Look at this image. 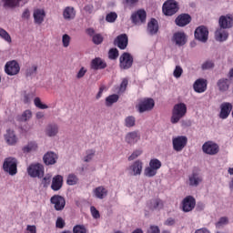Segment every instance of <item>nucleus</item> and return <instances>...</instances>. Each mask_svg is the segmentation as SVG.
<instances>
[{
  "mask_svg": "<svg viewBox=\"0 0 233 233\" xmlns=\"http://www.w3.org/2000/svg\"><path fill=\"white\" fill-rule=\"evenodd\" d=\"M185 116H187V105L185 103L176 104L172 110L171 123L173 125L179 123Z\"/></svg>",
  "mask_w": 233,
  "mask_h": 233,
  "instance_id": "f257e3e1",
  "label": "nucleus"
},
{
  "mask_svg": "<svg viewBox=\"0 0 233 233\" xmlns=\"http://www.w3.org/2000/svg\"><path fill=\"white\" fill-rule=\"evenodd\" d=\"M3 170L9 176H15L17 174V158L9 157L4 160Z\"/></svg>",
  "mask_w": 233,
  "mask_h": 233,
  "instance_id": "f03ea898",
  "label": "nucleus"
},
{
  "mask_svg": "<svg viewBox=\"0 0 233 233\" xmlns=\"http://www.w3.org/2000/svg\"><path fill=\"white\" fill-rule=\"evenodd\" d=\"M156 106V102L153 98L146 97L138 102V105L136 106V108L139 114H144V112H150Z\"/></svg>",
  "mask_w": 233,
  "mask_h": 233,
  "instance_id": "7ed1b4c3",
  "label": "nucleus"
},
{
  "mask_svg": "<svg viewBox=\"0 0 233 233\" xmlns=\"http://www.w3.org/2000/svg\"><path fill=\"white\" fill-rule=\"evenodd\" d=\"M162 163L157 158H153L149 161V167H146L144 170V176L147 177H154L159 168H161Z\"/></svg>",
  "mask_w": 233,
  "mask_h": 233,
  "instance_id": "20e7f679",
  "label": "nucleus"
},
{
  "mask_svg": "<svg viewBox=\"0 0 233 233\" xmlns=\"http://www.w3.org/2000/svg\"><path fill=\"white\" fill-rule=\"evenodd\" d=\"M179 11V4L176 0H167L162 6V12L165 15H174Z\"/></svg>",
  "mask_w": 233,
  "mask_h": 233,
  "instance_id": "39448f33",
  "label": "nucleus"
},
{
  "mask_svg": "<svg viewBox=\"0 0 233 233\" xmlns=\"http://www.w3.org/2000/svg\"><path fill=\"white\" fill-rule=\"evenodd\" d=\"M133 65H134V56L128 52H124L119 57L120 70H129V68Z\"/></svg>",
  "mask_w": 233,
  "mask_h": 233,
  "instance_id": "423d86ee",
  "label": "nucleus"
},
{
  "mask_svg": "<svg viewBox=\"0 0 233 233\" xmlns=\"http://www.w3.org/2000/svg\"><path fill=\"white\" fill-rule=\"evenodd\" d=\"M28 175L31 177H43L45 176V167L42 164H32L27 168Z\"/></svg>",
  "mask_w": 233,
  "mask_h": 233,
  "instance_id": "0eeeda50",
  "label": "nucleus"
},
{
  "mask_svg": "<svg viewBox=\"0 0 233 233\" xmlns=\"http://www.w3.org/2000/svg\"><path fill=\"white\" fill-rule=\"evenodd\" d=\"M5 72L7 76H17L21 72V66L15 60L8 61L5 66Z\"/></svg>",
  "mask_w": 233,
  "mask_h": 233,
  "instance_id": "6e6552de",
  "label": "nucleus"
},
{
  "mask_svg": "<svg viewBox=\"0 0 233 233\" xmlns=\"http://www.w3.org/2000/svg\"><path fill=\"white\" fill-rule=\"evenodd\" d=\"M173 149L176 152H181L185 147H187V143H188V138L185 136H178L177 137H173Z\"/></svg>",
  "mask_w": 233,
  "mask_h": 233,
  "instance_id": "1a4fd4ad",
  "label": "nucleus"
},
{
  "mask_svg": "<svg viewBox=\"0 0 233 233\" xmlns=\"http://www.w3.org/2000/svg\"><path fill=\"white\" fill-rule=\"evenodd\" d=\"M202 150L208 156H216L219 152V146L213 141H208L203 144Z\"/></svg>",
  "mask_w": 233,
  "mask_h": 233,
  "instance_id": "9d476101",
  "label": "nucleus"
},
{
  "mask_svg": "<svg viewBox=\"0 0 233 233\" xmlns=\"http://www.w3.org/2000/svg\"><path fill=\"white\" fill-rule=\"evenodd\" d=\"M194 208H196V198L192 196H187L182 200L183 212H192Z\"/></svg>",
  "mask_w": 233,
  "mask_h": 233,
  "instance_id": "9b49d317",
  "label": "nucleus"
},
{
  "mask_svg": "<svg viewBox=\"0 0 233 233\" xmlns=\"http://www.w3.org/2000/svg\"><path fill=\"white\" fill-rule=\"evenodd\" d=\"M195 38L201 43H207V41H208V28L204 25L198 26L195 30Z\"/></svg>",
  "mask_w": 233,
  "mask_h": 233,
  "instance_id": "f8f14e48",
  "label": "nucleus"
},
{
  "mask_svg": "<svg viewBox=\"0 0 233 233\" xmlns=\"http://www.w3.org/2000/svg\"><path fill=\"white\" fill-rule=\"evenodd\" d=\"M131 21L134 25H139V23H145L147 21V11L139 9L131 15Z\"/></svg>",
  "mask_w": 233,
  "mask_h": 233,
  "instance_id": "ddd939ff",
  "label": "nucleus"
},
{
  "mask_svg": "<svg viewBox=\"0 0 233 233\" xmlns=\"http://www.w3.org/2000/svg\"><path fill=\"white\" fill-rule=\"evenodd\" d=\"M165 202L161 198H152L147 202V208L148 210L154 212V210H163Z\"/></svg>",
  "mask_w": 233,
  "mask_h": 233,
  "instance_id": "4468645a",
  "label": "nucleus"
},
{
  "mask_svg": "<svg viewBox=\"0 0 233 233\" xmlns=\"http://www.w3.org/2000/svg\"><path fill=\"white\" fill-rule=\"evenodd\" d=\"M218 25L220 28L225 30L232 28L233 26V16L232 15H221L218 19Z\"/></svg>",
  "mask_w": 233,
  "mask_h": 233,
  "instance_id": "2eb2a0df",
  "label": "nucleus"
},
{
  "mask_svg": "<svg viewBox=\"0 0 233 233\" xmlns=\"http://www.w3.org/2000/svg\"><path fill=\"white\" fill-rule=\"evenodd\" d=\"M233 106L230 102H224L220 105V119H227L232 112Z\"/></svg>",
  "mask_w": 233,
  "mask_h": 233,
  "instance_id": "dca6fc26",
  "label": "nucleus"
},
{
  "mask_svg": "<svg viewBox=\"0 0 233 233\" xmlns=\"http://www.w3.org/2000/svg\"><path fill=\"white\" fill-rule=\"evenodd\" d=\"M51 203L55 206V210H63L65 208V205H66V201L65 198L55 195L51 198Z\"/></svg>",
  "mask_w": 233,
  "mask_h": 233,
  "instance_id": "f3484780",
  "label": "nucleus"
},
{
  "mask_svg": "<svg viewBox=\"0 0 233 233\" xmlns=\"http://www.w3.org/2000/svg\"><path fill=\"white\" fill-rule=\"evenodd\" d=\"M115 45L120 49V50H126L128 46V36L127 34H122L116 36L115 39Z\"/></svg>",
  "mask_w": 233,
  "mask_h": 233,
  "instance_id": "a211bd4d",
  "label": "nucleus"
},
{
  "mask_svg": "<svg viewBox=\"0 0 233 233\" xmlns=\"http://www.w3.org/2000/svg\"><path fill=\"white\" fill-rule=\"evenodd\" d=\"M193 88L198 94H203V92H207V79H197L193 85Z\"/></svg>",
  "mask_w": 233,
  "mask_h": 233,
  "instance_id": "6ab92c4d",
  "label": "nucleus"
},
{
  "mask_svg": "<svg viewBox=\"0 0 233 233\" xmlns=\"http://www.w3.org/2000/svg\"><path fill=\"white\" fill-rule=\"evenodd\" d=\"M141 139L139 131H132L126 135L125 141L127 145H136Z\"/></svg>",
  "mask_w": 233,
  "mask_h": 233,
  "instance_id": "aec40b11",
  "label": "nucleus"
},
{
  "mask_svg": "<svg viewBox=\"0 0 233 233\" xmlns=\"http://www.w3.org/2000/svg\"><path fill=\"white\" fill-rule=\"evenodd\" d=\"M106 66V62H105L101 57H96L90 64L91 70H105Z\"/></svg>",
  "mask_w": 233,
  "mask_h": 233,
  "instance_id": "412c9836",
  "label": "nucleus"
},
{
  "mask_svg": "<svg viewBox=\"0 0 233 233\" xmlns=\"http://www.w3.org/2000/svg\"><path fill=\"white\" fill-rule=\"evenodd\" d=\"M33 17L35 25H42L46 17V13L45 9H35L33 13Z\"/></svg>",
  "mask_w": 233,
  "mask_h": 233,
  "instance_id": "4be33fe9",
  "label": "nucleus"
},
{
  "mask_svg": "<svg viewBox=\"0 0 233 233\" xmlns=\"http://www.w3.org/2000/svg\"><path fill=\"white\" fill-rule=\"evenodd\" d=\"M190 21H192L190 15L182 14L176 18L175 23L177 26H187V25H189Z\"/></svg>",
  "mask_w": 233,
  "mask_h": 233,
  "instance_id": "5701e85b",
  "label": "nucleus"
},
{
  "mask_svg": "<svg viewBox=\"0 0 233 233\" xmlns=\"http://www.w3.org/2000/svg\"><path fill=\"white\" fill-rule=\"evenodd\" d=\"M173 42L177 46H183L187 45V35L183 32H177L173 35Z\"/></svg>",
  "mask_w": 233,
  "mask_h": 233,
  "instance_id": "b1692460",
  "label": "nucleus"
},
{
  "mask_svg": "<svg viewBox=\"0 0 233 233\" xmlns=\"http://www.w3.org/2000/svg\"><path fill=\"white\" fill-rule=\"evenodd\" d=\"M43 160L45 165H56L57 163V154L48 151L46 154L44 155Z\"/></svg>",
  "mask_w": 233,
  "mask_h": 233,
  "instance_id": "393cba45",
  "label": "nucleus"
},
{
  "mask_svg": "<svg viewBox=\"0 0 233 233\" xmlns=\"http://www.w3.org/2000/svg\"><path fill=\"white\" fill-rule=\"evenodd\" d=\"M215 39L216 41H219L220 43H223V41H227L228 39V31H227V29H224L223 27H219L215 32Z\"/></svg>",
  "mask_w": 233,
  "mask_h": 233,
  "instance_id": "a878e982",
  "label": "nucleus"
},
{
  "mask_svg": "<svg viewBox=\"0 0 233 233\" xmlns=\"http://www.w3.org/2000/svg\"><path fill=\"white\" fill-rule=\"evenodd\" d=\"M51 188L55 192H57V190H61V188H63V176L56 175L53 177Z\"/></svg>",
  "mask_w": 233,
  "mask_h": 233,
  "instance_id": "bb28decb",
  "label": "nucleus"
},
{
  "mask_svg": "<svg viewBox=\"0 0 233 233\" xmlns=\"http://www.w3.org/2000/svg\"><path fill=\"white\" fill-rule=\"evenodd\" d=\"M159 31V24L156 18H151L147 23V32L150 35H156V34Z\"/></svg>",
  "mask_w": 233,
  "mask_h": 233,
  "instance_id": "cd10ccee",
  "label": "nucleus"
},
{
  "mask_svg": "<svg viewBox=\"0 0 233 233\" xmlns=\"http://www.w3.org/2000/svg\"><path fill=\"white\" fill-rule=\"evenodd\" d=\"M93 194L96 199H105L108 196V190L103 186H99L93 189Z\"/></svg>",
  "mask_w": 233,
  "mask_h": 233,
  "instance_id": "c85d7f7f",
  "label": "nucleus"
},
{
  "mask_svg": "<svg viewBox=\"0 0 233 233\" xmlns=\"http://www.w3.org/2000/svg\"><path fill=\"white\" fill-rule=\"evenodd\" d=\"M46 134L48 137H56L57 134H59V126L57 124H48L46 127Z\"/></svg>",
  "mask_w": 233,
  "mask_h": 233,
  "instance_id": "c756f323",
  "label": "nucleus"
},
{
  "mask_svg": "<svg viewBox=\"0 0 233 233\" xmlns=\"http://www.w3.org/2000/svg\"><path fill=\"white\" fill-rule=\"evenodd\" d=\"M217 86L218 87L219 92H228V89L230 88V79L220 78L217 83Z\"/></svg>",
  "mask_w": 233,
  "mask_h": 233,
  "instance_id": "7c9ffc66",
  "label": "nucleus"
},
{
  "mask_svg": "<svg viewBox=\"0 0 233 233\" xmlns=\"http://www.w3.org/2000/svg\"><path fill=\"white\" fill-rule=\"evenodd\" d=\"M63 17L66 21L76 19V9L73 6H66L63 11Z\"/></svg>",
  "mask_w": 233,
  "mask_h": 233,
  "instance_id": "2f4dec72",
  "label": "nucleus"
},
{
  "mask_svg": "<svg viewBox=\"0 0 233 233\" xmlns=\"http://www.w3.org/2000/svg\"><path fill=\"white\" fill-rule=\"evenodd\" d=\"M130 170H132L133 176H141V172H143V162L141 160H136L130 166Z\"/></svg>",
  "mask_w": 233,
  "mask_h": 233,
  "instance_id": "473e14b6",
  "label": "nucleus"
},
{
  "mask_svg": "<svg viewBox=\"0 0 233 233\" xmlns=\"http://www.w3.org/2000/svg\"><path fill=\"white\" fill-rule=\"evenodd\" d=\"M5 139L7 143V145L14 146L15 143H17V137L15 136V133L14 130L7 129L6 133L5 135Z\"/></svg>",
  "mask_w": 233,
  "mask_h": 233,
  "instance_id": "72a5a7b5",
  "label": "nucleus"
},
{
  "mask_svg": "<svg viewBox=\"0 0 233 233\" xmlns=\"http://www.w3.org/2000/svg\"><path fill=\"white\" fill-rule=\"evenodd\" d=\"M37 65L33 64L30 66H27L25 71V76L27 79H32L34 76L37 75Z\"/></svg>",
  "mask_w": 233,
  "mask_h": 233,
  "instance_id": "f704fd0d",
  "label": "nucleus"
},
{
  "mask_svg": "<svg viewBox=\"0 0 233 233\" xmlns=\"http://www.w3.org/2000/svg\"><path fill=\"white\" fill-rule=\"evenodd\" d=\"M201 181H203V178L198 173H192V175L189 177L190 187H198Z\"/></svg>",
  "mask_w": 233,
  "mask_h": 233,
  "instance_id": "c9c22d12",
  "label": "nucleus"
},
{
  "mask_svg": "<svg viewBox=\"0 0 233 233\" xmlns=\"http://www.w3.org/2000/svg\"><path fill=\"white\" fill-rule=\"evenodd\" d=\"M24 154H28L30 152H35L37 150V143L29 142L25 147L22 148Z\"/></svg>",
  "mask_w": 233,
  "mask_h": 233,
  "instance_id": "e433bc0d",
  "label": "nucleus"
},
{
  "mask_svg": "<svg viewBox=\"0 0 233 233\" xmlns=\"http://www.w3.org/2000/svg\"><path fill=\"white\" fill-rule=\"evenodd\" d=\"M119 101V95L113 94L106 97V106H112L114 103Z\"/></svg>",
  "mask_w": 233,
  "mask_h": 233,
  "instance_id": "4c0bfd02",
  "label": "nucleus"
},
{
  "mask_svg": "<svg viewBox=\"0 0 233 233\" xmlns=\"http://www.w3.org/2000/svg\"><path fill=\"white\" fill-rule=\"evenodd\" d=\"M4 3L5 8H15V6H19L21 0H2Z\"/></svg>",
  "mask_w": 233,
  "mask_h": 233,
  "instance_id": "58836bf2",
  "label": "nucleus"
},
{
  "mask_svg": "<svg viewBox=\"0 0 233 233\" xmlns=\"http://www.w3.org/2000/svg\"><path fill=\"white\" fill-rule=\"evenodd\" d=\"M125 127L127 128H132V127H136V117L134 116H129L125 118Z\"/></svg>",
  "mask_w": 233,
  "mask_h": 233,
  "instance_id": "ea45409f",
  "label": "nucleus"
},
{
  "mask_svg": "<svg viewBox=\"0 0 233 233\" xmlns=\"http://www.w3.org/2000/svg\"><path fill=\"white\" fill-rule=\"evenodd\" d=\"M86 156L84 157L85 163H90L92 159H94V157L96 156V150L94 149H87L86 151Z\"/></svg>",
  "mask_w": 233,
  "mask_h": 233,
  "instance_id": "a19ab883",
  "label": "nucleus"
},
{
  "mask_svg": "<svg viewBox=\"0 0 233 233\" xmlns=\"http://www.w3.org/2000/svg\"><path fill=\"white\" fill-rule=\"evenodd\" d=\"M119 57V50L117 48H111L108 51V58L112 61H116Z\"/></svg>",
  "mask_w": 233,
  "mask_h": 233,
  "instance_id": "79ce46f5",
  "label": "nucleus"
},
{
  "mask_svg": "<svg viewBox=\"0 0 233 233\" xmlns=\"http://www.w3.org/2000/svg\"><path fill=\"white\" fill-rule=\"evenodd\" d=\"M0 37L4 39V41H6V43H12V36H10V34L6 32V30L0 27Z\"/></svg>",
  "mask_w": 233,
  "mask_h": 233,
  "instance_id": "37998d69",
  "label": "nucleus"
},
{
  "mask_svg": "<svg viewBox=\"0 0 233 233\" xmlns=\"http://www.w3.org/2000/svg\"><path fill=\"white\" fill-rule=\"evenodd\" d=\"M78 181H79V179L77 178V176H76L75 174L68 175L67 179H66L67 185H70V186L77 185Z\"/></svg>",
  "mask_w": 233,
  "mask_h": 233,
  "instance_id": "c03bdc74",
  "label": "nucleus"
},
{
  "mask_svg": "<svg viewBox=\"0 0 233 233\" xmlns=\"http://www.w3.org/2000/svg\"><path fill=\"white\" fill-rule=\"evenodd\" d=\"M34 103L36 108H39L40 110H46V108H48L46 104H43V102H41V98L39 97H35Z\"/></svg>",
  "mask_w": 233,
  "mask_h": 233,
  "instance_id": "a18cd8bd",
  "label": "nucleus"
},
{
  "mask_svg": "<svg viewBox=\"0 0 233 233\" xmlns=\"http://www.w3.org/2000/svg\"><path fill=\"white\" fill-rule=\"evenodd\" d=\"M31 118H32V111L30 109H27L24 111V113L19 118V121H28Z\"/></svg>",
  "mask_w": 233,
  "mask_h": 233,
  "instance_id": "49530a36",
  "label": "nucleus"
},
{
  "mask_svg": "<svg viewBox=\"0 0 233 233\" xmlns=\"http://www.w3.org/2000/svg\"><path fill=\"white\" fill-rule=\"evenodd\" d=\"M127 86H128V78H123L119 86L118 94H123L127 91Z\"/></svg>",
  "mask_w": 233,
  "mask_h": 233,
  "instance_id": "de8ad7c7",
  "label": "nucleus"
},
{
  "mask_svg": "<svg viewBox=\"0 0 233 233\" xmlns=\"http://www.w3.org/2000/svg\"><path fill=\"white\" fill-rule=\"evenodd\" d=\"M72 40V38L70 37V35L65 34L62 36V45L64 46V48H68V46H70V41Z\"/></svg>",
  "mask_w": 233,
  "mask_h": 233,
  "instance_id": "09e8293b",
  "label": "nucleus"
},
{
  "mask_svg": "<svg viewBox=\"0 0 233 233\" xmlns=\"http://www.w3.org/2000/svg\"><path fill=\"white\" fill-rule=\"evenodd\" d=\"M92 41H93L94 45H101V43H103V41H104L103 35H101V34L94 35Z\"/></svg>",
  "mask_w": 233,
  "mask_h": 233,
  "instance_id": "8fccbe9b",
  "label": "nucleus"
},
{
  "mask_svg": "<svg viewBox=\"0 0 233 233\" xmlns=\"http://www.w3.org/2000/svg\"><path fill=\"white\" fill-rule=\"evenodd\" d=\"M116 19H117V14L115 12L107 14L106 16V21L107 23H115Z\"/></svg>",
  "mask_w": 233,
  "mask_h": 233,
  "instance_id": "3c124183",
  "label": "nucleus"
},
{
  "mask_svg": "<svg viewBox=\"0 0 233 233\" xmlns=\"http://www.w3.org/2000/svg\"><path fill=\"white\" fill-rule=\"evenodd\" d=\"M73 233H86V228L85 225H76L73 228Z\"/></svg>",
  "mask_w": 233,
  "mask_h": 233,
  "instance_id": "603ef678",
  "label": "nucleus"
},
{
  "mask_svg": "<svg viewBox=\"0 0 233 233\" xmlns=\"http://www.w3.org/2000/svg\"><path fill=\"white\" fill-rule=\"evenodd\" d=\"M173 76L174 77H176L177 79H179V77L181 76H183V68L180 66H177L175 67V70L173 72Z\"/></svg>",
  "mask_w": 233,
  "mask_h": 233,
  "instance_id": "864d4df0",
  "label": "nucleus"
},
{
  "mask_svg": "<svg viewBox=\"0 0 233 233\" xmlns=\"http://www.w3.org/2000/svg\"><path fill=\"white\" fill-rule=\"evenodd\" d=\"M52 181V176L51 175H46L44 178L42 179V185L44 188H46L48 185H50V182Z\"/></svg>",
  "mask_w": 233,
  "mask_h": 233,
  "instance_id": "5fc2aeb1",
  "label": "nucleus"
},
{
  "mask_svg": "<svg viewBox=\"0 0 233 233\" xmlns=\"http://www.w3.org/2000/svg\"><path fill=\"white\" fill-rule=\"evenodd\" d=\"M143 154V151L141 150H136L134 151L129 157H128V161H134V159H137L139 156Z\"/></svg>",
  "mask_w": 233,
  "mask_h": 233,
  "instance_id": "6e6d98bb",
  "label": "nucleus"
},
{
  "mask_svg": "<svg viewBox=\"0 0 233 233\" xmlns=\"http://www.w3.org/2000/svg\"><path fill=\"white\" fill-rule=\"evenodd\" d=\"M214 68V62L208 60L202 64V70H208Z\"/></svg>",
  "mask_w": 233,
  "mask_h": 233,
  "instance_id": "4d7b16f0",
  "label": "nucleus"
},
{
  "mask_svg": "<svg viewBox=\"0 0 233 233\" xmlns=\"http://www.w3.org/2000/svg\"><path fill=\"white\" fill-rule=\"evenodd\" d=\"M90 210H91V214H92V217L95 218V219H99L101 218V215L99 214V210H97L96 208V207L92 206L90 208Z\"/></svg>",
  "mask_w": 233,
  "mask_h": 233,
  "instance_id": "13d9d810",
  "label": "nucleus"
},
{
  "mask_svg": "<svg viewBox=\"0 0 233 233\" xmlns=\"http://www.w3.org/2000/svg\"><path fill=\"white\" fill-rule=\"evenodd\" d=\"M86 68L81 67L76 74V79H83V77H85V76L86 75Z\"/></svg>",
  "mask_w": 233,
  "mask_h": 233,
  "instance_id": "bf43d9fd",
  "label": "nucleus"
},
{
  "mask_svg": "<svg viewBox=\"0 0 233 233\" xmlns=\"http://www.w3.org/2000/svg\"><path fill=\"white\" fill-rule=\"evenodd\" d=\"M56 227V228H65V220L61 217L57 218Z\"/></svg>",
  "mask_w": 233,
  "mask_h": 233,
  "instance_id": "052dcab7",
  "label": "nucleus"
},
{
  "mask_svg": "<svg viewBox=\"0 0 233 233\" xmlns=\"http://www.w3.org/2000/svg\"><path fill=\"white\" fill-rule=\"evenodd\" d=\"M228 218L227 217H222L219 218L218 222L217 223L218 227H221V225H228Z\"/></svg>",
  "mask_w": 233,
  "mask_h": 233,
  "instance_id": "680f3d73",
  "label": "nucleus"
},
{
  "mask_svg": "<svg viewBox=\"0 0 233 233\" xmlns=\"http://www.w3.org/2000/svg\"><path fill=\"white\" fill-rule=\"evenodd\" d=\"M147 233H160L159 228L157 226H150Z\"/></svg>",
  "mask_w": 233,
  "mask_h": 233,
  "instance_id": "e2e57ef3",
  "label": "nucleus"
},
{
  "mask_svg": "<svg viewBox=\"0 0 233 233\" xmlns=\"http://www.w3.org/2000/svg\"><path fill=\"white\" fill-rule=\"evenodd\" d=\"M105 90H106V86H101L100 87H99V91H98V93L96 94V99H100V97H102L103 96V92H105Z\"/></svg>",
  "mask_w": 233,
  "mask_h": 233,
  "instance_id": "0e129e2a",
  "label": "nucleus"
},
{
  "mask_svg": "<svg viewBox=\"0 0 233 233\" xmlns=\"http://www.w3.org/2000/svg\"><path fill=\"white\" fill-rule=\"evenodd\" d=\"M26 233H37V228H35V226L27 225Z\"/></svg>",
  "mask_w": 233,
  "mask_h": 233,
  "instance_id": "69168bd1",
  "label": "nucleus"
},
{
  "mask_svg": "<svg viewBox=\"0 0 233 233\" xmlns=\"http://www.w3.org/2000/svg\"><path fill=\"white\" fill-rule=\"evenodd\" d=\"M165 225H167V227H172L174 225H176V219L172 218H168L166 221H165Z\"/></svg>",
  "mask_w": 233,
  "mask_h": 233,
  "instance_id": "338daca9",
  "label": "nucleus"
},
{
  "mask_svg": "<svg viewBox=\"0 0 233 233\" xmlns=\"http://www.w3.org/2000/svg\"><path fill=\"white\" fill-rule=\"evenodd\" d=\"M195 233H210V231H208V229L205 228H202L197 229Z\"/></svg>",
  "mask_w": 233,
  "mask_h": 233,
  "instance_id": "774afa93",
  "label": "nucleus"
}]
</instances>
